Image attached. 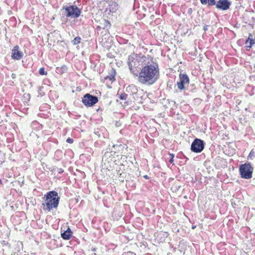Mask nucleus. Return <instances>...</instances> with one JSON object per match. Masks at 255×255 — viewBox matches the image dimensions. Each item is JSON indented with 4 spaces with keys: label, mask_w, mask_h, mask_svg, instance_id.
<instances>
[{
    "label": "nucleus",
    "mask_w": 255,
    "mask_h": 255,
    "mask_svg": "<svg viewBox=\"0 0 255 255\" xmlns=\"http://www.w3.org/2000/svg\"><path fill=\"white\" fill-rule=\"evenodd\" d=\"M138 77V81L143 85H152L158 79L159 71L158 67L152 64H146L135 75Z\"/></svg>",
    "instance_id": "nucleus-1"
},
{
    "label": "nucleus",
    "mask_w": 255,
    "mask_h": 255,
    "mask_svg": "<svg viewBox=\"0 0 255 255\" xmlns=\"http://www.w3.org/2000/svg\"><path fill=\"white\" fill-rule=\"evenodd\" d=\"M152 61V58L148 55H144L141 53L137 54L133 53L129 55L128 64L131 72L134 75H137L141 66L149 64Z\"/></svg>",
    "instance_id": "nucleus-2"
},
{
    "label": "nucleus",
    "mask_w": 255,
    "mask_h": 255,
    "mask_svg": "<svg viewBox=\"0 0 255 255\" xmlns=\"http://www.w3.org/2000/svg\"><path fill=\"white\" fill-rule=\"evenodd\" d=\"M43 202L41 207L45 211L50 212L57 209L60 201V197L58 193L55 191H50L45 194L42 197Z\"/></svg>",
    "instance_id": "nucleus-3"
},
{
    "label": "nucleus",
    "mask_w": 255,
    "mask_h": 255,
    "mask_svg": "<svg viewBox=\"0 0 255 255\" xmlns=\"http://www.w3.org/2000/svg\"><path fill=\"white\" fill-rule=\"evenodd\" d=\"M254 168L250 163H246L241 164L240 166L239 171L241 176L245 179H250L252 177Z\"/></svg>",
    "instance_id": "nucleus-4"
},
{
    "label": "nucleus",
    "mask_w": 255,
    "mask_h": 255,
    "mask_svg": "<svg viewBox=\"0 0 255 255\" xmlns=\"http://www.w3.org/2000/svg\"><path fill=\"white\" fill-rule=\"evenodd\" d=\"M82 102L85 106L90 107L98 103V98L97 97L90 94H86L82 98Z\"/></svg>",
    "instance_id": "nucleus-5"
},
{
    "label": "nucleus",
    "mask_w": 255,
    "mask_h": 255,
    "mask_svg": "<svg viewBox=\"0 0 255 255\" xmlns=\"http://www.w3.org/2000/svg\"><path fill=\"white\" fill-rule=\"evenodd\" d=\"M66 12V17L76 18L78 17L81 13L80 10L75 5H70L65 8Z\"/></svg>",
    "instance_id": "nucleus-6"
},
{
    "label": "nucleus",
    "mask_w": 255,
    "mask_h": 255,
    "mask_svg": "<svg viewBox=\"0 0 255 255\" xmlns=\"http://www.w3.org/2000/svg\"><path fill=\"white\" fill-rule=\"evenodd\" d=\"M204 148V143L203 140L196 138L192 142L191 145V150L195 153L201 152Z\"/></svg>",
    "instance_id": "nucleus-7"
},
{
    "label": "nucleus",
    "mask_w": 255,
    "mask_h": 255,
    "mask_svg": "<svg viewBox=\"0 0 255 255\" xmlns=\"http://www.w3.org/2000/svg\"><path fill=\"white\" fill-rule=\"evenodd\" d=\"M111 27V24L110 22L107 19H104L103 23H101V25H98L97 27V30L98 31L100 32V34L102 36L106 35L110 33L109 29Z\"/></svg>",
    "instance_id": "nucleus-8"
},
{
    "label": "nucleus",
    "mask_w": 255,
    "mask_h": 255,
    "mask_svg": "<svg viewBox=\"0 0 255 255\" xmlns=\"http://www.w3.org/2000/svg\"><path fill=\"white\" fill-rule=\"evenodd\" d=\"M179 77V81L177 83V85L180 90H182L185 89V85L189 84V79L186 74L180 73Z\"/></svg>",
    "instance_id": "nucleus-9"
},
{
    "label": "nucleus",
    "mask_w": 255,
    "mask_h": 255,
    "mask_svg": "<svg viewBox=\"0 0 255 255\" xmlns=\"http://www.w3.org/2000/svg\"><path fill=\"white\" fill-rule=\"evenodd\" d=\"M73 232L69 227H62L61 229V237L65 240H69L72 237Z\"/></svg>",
    "instance_id": "nucleus-10"
},
{
    "label": "nucleus",
    "mask_w": 255,
    "mask_h": 255,
    "mask_svg": "<svg viewBox=\"0 0 255 255\" xmlns=\"http://www.w3.org/2000/svg\"><path fill=\"white\" fill-rule=\"evenodd\" d=\"M231 4L228 0H219L217 2L216 7L219 9L226 10L229 8Z\"/></svg>",
    "instance_id": "nucleus-11"
},
{
    "label": "nucleus",
    "mask_w": 255,
    "mask_h": 255,
    "mask_svg": "<svg viewBox=\"0 0 255 255\" xmlns=\"http://www.w3.org/2000/svg\"><path fill=\"white\" fill-rule=\"evenodd\" d=\"M23 54L19 50L18 45L14 46L11 51V58L14 60H20L23 57Z\"/></svg>",
    "instance_id": "nucleus-12"
},
{
    "label": "nucleus",
    "mask_w": 255,
    "mask_h": 255,
    "mask_svg": "<svg viewBox=\"0 0 255 255\" xmlns=\"http://www.w3.org/2000/svg\"><path fill=\"white\" fill-rule=\"evenodd\" d=\"M127 91L130 94L134 95L137 92V87L134 85H130L127 88Z\"/></svg>",
    "instance_id": "nucleus-13"
},
{
    "label": "nucleus",
    "mask_w": 255,
    "mask_h": 255,
    "mask_svg": "<svg viewBox=\"0 0 255 255\" xmlns=\"http://www.w3.org/2000/svg\"><path fill=\"white\" fill-rule=\"evenodd\" d=\"M250 37H252V35L251 33L249 34V38L246 41V47L249 48L248 50H250L252 45L255 43V40L251 38Z\"/></svg>",
    "instance_id": "nucleus-14"
},
{
    "label": "nucleus",
    "mask_w": 255,
    "mask_h": 255,
    "mask_svg": "<svg viewBox=\"0 0 255 255\" xmlns=\"http://www.w3.org/2000/svg\"><path fill=\"white\" fill-rule=\"evenodd\" d=\"M202 4H207L208 6L214 5L216 4L215 0H200Z\"/></svg>",
    "instance_id": "nucleus-15"
},
{
    "label": "nucleus",
    "mask_w": 255,
    "mask_h": 255,
    "mask_svg": "<svg viewBox=\"0 0 255 255\" xmlns=\"http://www.w3.org/2000/svg\"><path fill=\"white\" fill-rule=\"evenodd\" d=\"M110 81L111 83H112L115 80V72L112 73L110 75H108L105 77V81Z\"/></svg>",
    "instance_id": "nucleus-16"
},
{
    "label": "nucleus",
    "mask_w": 255,
    "mask_h": 255,
    "mask_svg": "<svg viewBox=\"0 0 255 255\" xmlns=\"http://www.w3.org/2000/svg\"><path fill=\"white\" fill-rule=\"evenodd\" d=\"M81 38L79 36L75 37L72 41L73 45H77L81 42Z\"/></svg>",
    "instance_id": "nucleus-17"
},
{
    "label": "nucleus",
    "mask_w": 255,
    "mask_h": 255,
    "mask_svg": "<svg viewBox=\"0 0 255 255\" xmlns=\"http://www.w3.org/2000/svg\"><path fill=\"white\" fill-rule=\"evenodd\" d=\"M39 73L41 75H46L47 74V73L45 71V69L44 67H42L39 69Z\"/></svg>",
    "instance_id": "nucleus-18"
},
{
    "label": "nucleus",
    "mask_w": 255,
    "mask_h": 255,
    "mask_svg": "<svg viewBox=\"0 0 255 255\" xmlns=\"http://www.w3.org/2000/svg\"><path fill=\"white\" fill-rule=\"evenodd\" d=\"M128 97V95L125 93L121 94L119 97L120 100H126Z\"/></svg>",
    "instance_id": "nucleus-19"
},
{
    "label": "nucleus",
    "mask_w": 255,
    "mask_h": 255,
    "mask_svg": "<svg viewBox=\"0 0 255 255\" xmlns=\"http://www.w3.org/2000/svg\"><path fill=\"white\" fill-rule=\"evenodd\" d=\"M169 155H170V159H169V162L170 163H172L173 162V161H174L173 158H174V155L172 153L170 154Z\"/></svg>",
    "instance_id": "nucleus-20"
},
{
    "label": "nucleus",
    "mask_w": 255,
    "mask_h": 255,
    "mask_svg": "<svg viewBox=\"0 0 255 255\" xmlns=\"http://www.w3.org/2000/svg\"><path fill=\"white\" fill-rule=\"evenodd\" d=\"M66 142L69 143H73L74 142V140L72 138H71L70 137H68L66 139Z\"/></svg>",
    "instance_id": "nucleus-21"
},
{
    "label": "nucleus",
    "mask_w": 255,
    "mask_h": 255,
    "mask_svg": "<svg viewBox=\"0 0 255 255\" xmlns=\"http://www.w3.org/2000/svg\"><path fill=\"white\" fill-rule=\"evenodd\" d=\"M57 171L59 173H62L64 172V170L62 168H58L57 169Z\"/></svg>",
    "instance_id": "nucleus-22"
},
{
    "label": "nucleus",
    "mask_w": 255,
    "mask_h": 255,
    "mask_svg": "<svg viewBox=\"0 0 255 255\" xmlns=\"http://www.w3.org/2000/svg\"><path fill=\"white\" fill-rule=\"evenodd\" d=\"M253 156V155H252V152L251 151V152L250 153L249 155L248 158H249V157H251V156Z\"/></svg>",
    "instance_id": "nucleus-23"
},
{
    "label": "nucleus",
    "mask_w": 255,
    "mask_h": 255,
    "mask_svg": "<svg viewBox=\"0 0 255 255\" xmlns=\"http://www.w3.org/2000/svg\"><path fill=\"white\" fill-rule=\"evenodd\" d=\"M97 112H99V111H102V110L101 108H99L98 109H97Z\"/></svg>",
    "instance_id": "nucleus-24"
},
{
    "label": "nucleus",
    "mask_w": 255,
    "mask_h": 255,
    "mask_svg": "<svg viewBox=\"0 0 255 255\" xmlns=\"http://www.w3.org/2000/svg\"><path fill=\"white\" fill-rule=\"evenodd\" d=\"M144 178H145V179H148V177L147 175H144Z\"/></svg>",
    "instance_id": "nucleus-25"
},
{
    "label": "nucleus",
    "mask_w": 255,
    "mask_h": 255,
    "mask_svg": "<svg viewBox=\"0 0 255 255\" xmlns=\"http://www.w3.org/2000/svg\"><path fill=\"white\" fill-rule=\"evenodd\" d=\"M127 254H128H128H131V255H132V253H131V252H129V253H127Z\"/></svg>",
    "instance_id": "nucleus-26"
},
{
    "label": "nucleus",
    "mask_w": 255,
    "mask_h": 255,
    "mask_svg": "<svg viewBox=\"0 0 255 255\" xmlns=\"http://www.w3.org/2000/svg\"><path fill=\"white\" fill-rule=\"evenodd\" d=\"M195 227H196V226H193V227H192V229H195Z\"/></svg>",
    "instance_id": "nucleus-27"
}]
</instances>
